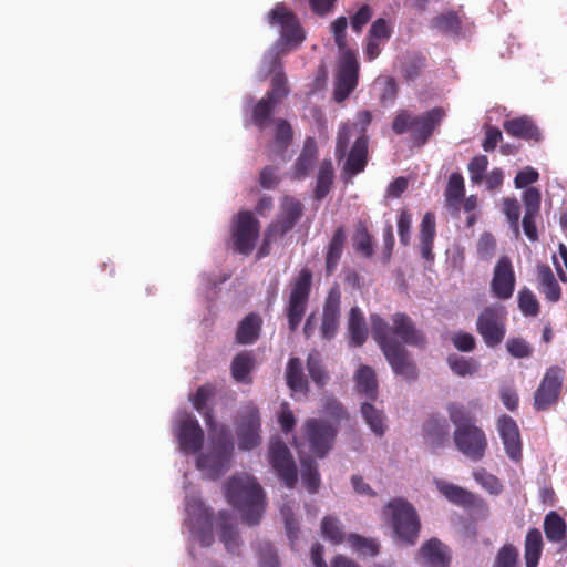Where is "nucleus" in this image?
Returning a JSON list of instances; mask_svg holds the SVG:
<instances>
[{"instance_id":"obj_16","label":"nucleus","mask_w":567,"mask_h":567,"mask_svg":"<svg viewBox=\"0 0 567 567\" xmlns=\"http://www.w3.org/2000/svg\"><path fill=\"white\" fill-rule=\"evenodd\" d=\"M192 529L202 546L209 547L214 543L213 511L200 499L193 498L186 505Z\"/></svg>"},{"instance_id":"obj_54","label":"nucleus","mask_w":567,"mask_h":567,"mask_svg":"<svg viewBox=\"0 0 567 567\" xmlns=\"http://www.w3.org/2000/svg\"><path fill=\"white\" fill-rule=\"evenodd\" d=\"M321 532L326 539L332 544H340L344 540V532L340 520L334 516H324L321 522Z\"/></svg>"},{"instance_id":"obj_31","label":"nucleus","mask_w":567,"mask_h":567,"mask_svg":"<svg viewBox=\"0 0 567 567\" xmlns=\"http://www.w3.org/2000/svg\"><path fill=\"white\" fill-rule=\"evenodd\" d=\"M436 234L435 215L432 212L424 214L420 225V250L426 261L434 260L433 244Z\"/></svg>"},{"instance_id":"obj_22","label":"nucleus","mask_w":567,"mask_h":567,"mask_svg":"<svg viewBox=\"0 0 567 567\" xmlns=\"http://www.w3.org/2000/svg\"><path fill=\"white\" fill-rule=\"evenodd\" d=\"M392 327L389 326L390 337L396 336L404 344L425 348L426 338L424 333L419 330L413 320L405 313L396 312L392 316Z\"/></svg>"},{"instance_id":"obj_11","label":"nucleus","mask_w":567,"mask_h":567,"mask_svg":"<svg viewBox=\"0 0 567 567\" xmlns=\"http://www.w3.org/2000/svg\"><path fill=\"white\" fill-rule=\"evenodd\" d=\"M359 80V62L354 51L340 52L337 63L333 97L337 102L344 101L357 87Z\"/></svg>"},{"instance_id":"obj_21","label":"nucleus","mask_w":567,"mask_h":567,"mask_svg":"<svg viewBox=\"0 0 567 567\" xmlns=\"http://www.w3.org/2000/svg\"><path fill=\"white\" fill-rule=\"evenodd\" d=\"M340 306L341 292L337 287L331 288L323 303L320 326L321 338L324 340H331L337 334L340 323Z\"/></svg>"},{"instance_id":"obj_49","label":"nucleus","mask_w":567,"mask_h":567,"mask_svg":"<svg viewBox=\"0 0 567 567\" xmlns=\"http://www.w3.org/2000/svg\"><path fill=\"white\" fill-rule=\"evenodd\" d=\"M307 370L311 380L319 386L322 388L328 381V373L322 364L321 355L318 351H312L307 358Z\"/></svg>"},{"instance_id":"obj_44","label":"nucleus","mask_w":567,"mask_h":567,"mask_svg":"<svg viewBox=\"0 0 567 567\" xmlns=\"http://www.w3.org/2000/svg\"><path fill=\"white\" fill-rule=\"evenodd\" d=\"M352 241L357 254L367 259L372 258L374 255V243L365 223H357Z\"/></svg>"},{"instance_id":"obj_53","label":"nucleus","mask_w":567,"mask_h":567,"mask_svg":"<svg viewBox=\"0 0 567 567\" xmlns=\"http://www.w3.org/2000/svg\"><path fill=\"white\" fill-rule=\"evenodd\" d=\"M493 567H519V551L513 544L503 545L496 553Z\"/></svg>"},{"instance_id":"obj_43","label":"nucleus","mask_w":567,"mask_h":567,"mask_svg":"<svg viewBox=\"0 0 567 567\" xmlns=\"http://www.w3.org/2000/svg\"><path fill=\"white\" fill-rule=\"evenodd\" d=\"M287 385L295 392L307 393L308 381L303 374L302 362L299 358H290L286 368Z\"/></svg>"},{"instance_id":"obj_13","label":"nucleus","mask_w":567,"mask_h":567,"mask_svg":"<svg viewBox=\"0 0 567 567\" xmlns=\"http://www.w3.org/2000/svg\"><path fill=\"white\" fill-rule=\"evenodd\" d=\"M303 431L311 452L324 457L333 446L338 427L322 419H308Z\"/></svg>"},{"instance_id":"obj_20","label":"nucleus","mask_w":567,"mask_h":567,"mask_svg":"<svg viewBox=\"0 0 567 567\" xmlns=\"http://www.w3.org/2000/svg\"><path fill=\"white\" fill-rule=\"evenodd\" d=\"M496 425L506 455L515 462L520 461L523 444L516 421L507 414H502L498 416Z\"/></svg>"},{"instance_id":"obj_57","label":"nucleus","mask_w":567,"mask_h":567,"mask_svg":"<svg viewBox=\"0 0 567 567\" xmlns=\"http://www.w3.org/2000/svg\"><path fill=\"white\" fill-rule=\"evenodd\" d=\"M288 93L287 79L282 72H278L272 76L271 89L266 93L265 97L279 104Z\"/></svg>"},{"instance_id":"obj_56","label":"nucleus","mask_w":567,"mask_h":567,"mask_svg":"<svg viewBox=\"0 0 567 567\" xmlns=\"http://www.w3.org/2000/svg\"><path fill=\"white\" fill-rule=\"evenodd\" d=\"M518 307L523 315L527 317H536L540 310L536 296L528 288L518 291Z\"/></svg>"},{"instance_id":"obj_25","label":"nucleus","mask_w":567,"mask_h":567,"mask_svg":"<svg viewBox=\"0 0 567 567\" xmlns=\"http://www.w3.org/2000/svg\"><path fill=\"white\" fill-rule=\"evenodd\" d=\"M503 128L509 136L524 140L529 143H539L543 140L540 128L528 115H522L504 121Z\"/></svg>"},{"instance_id":"obj_4","label":"nucleus","mask_w":567,"mask_h":567,"mask_svg":"<svg viewBox=\"0 0 567 567\" xmlns=\"http://www.w3.org/2000/svg\"><path fill=\"white\" fill-rule=\"evenodd\" d=\"M382 515L391 526L398 543L406 546L416 544L421 530V520L411 503L401 497L393 498L383 507Z\"/></svg>"},{"instance_id":"obj_3","label":"nucleus","mask_w":567,"mask_h":567,"mask_svg":"<svg viewBox=\"0 0 567 567\" xmlns=\"http://www.w3.org/2000/svg\"><path fill=\"white\" fill-rule=\"evenodd\" d=\"M370 321L372 336L382 349L394 373L406 381H414L417 378L416 365L406 349L390 337L388 322L378 315H371Z\"/></svg>"},{"instance_id":"obj_38","label":"nucleus","mask_w":567,"mask_h":567,"mask_svg":"<svg viewBox=\"0 0 567 567\" xmlns=\"http://www.w3.org/2000/svg\"><path fill=\"white\" fill-rule=\"evenodd\" d=\"M437 489L451 503L460 506L471 507L476 505L478 501L475 494L452 483L441 482L437 484Z\"/></svg>"},{"instance_id":"obj_46","label":"nucleus","mask_w":567,"mask_h":567,"mask_svg":"<svg viewBox=\"0 0 567 567\" xmlns=\"http://www.w3.org/2000/svg\"><path fill=\"white\" fill-rule=\"evenodd\" d=\"M334 171L330 159H324L320 164L317 175L315 198L318 200L323 199L330 192L333 184Z\"/></svg>"},{"instance_id":"obj_30","label":"nucleus","mask_w":567,"mask_h":567,"mask_svg":"<svg viewBox=\"0 0 567 567\" xmlns=\"http://www.w3.org/2000/svg\"><path fill=\"white\" fill-rule=\"evenodd\" d=\"M262 319L256 312H250L244 317L236 329L235 340L238 344H254L260 337Z\"/></svg>"},{"instance_id":"obj_55","label":"nucleus","mask_w":567,"mask_h":567,"mask_svg":"<svg viewBox=\"0 0 567 567\" xmlns=\"http://www.w3.org/2000/svg\"><path fill=\"white\" fill-rule=\"evenodd\" d=\"M277 105L278 104L274 103L265 96L259 100L252 109L251 116L254 124L260 130L265 128Z\"/></svg>"},{"instance_id":"obj_26","label":"nucleus","mask_w":567,"mask_h":567,"mask_svg":"<svg viewBox=\"0 0 567 567\" xmlns=\"http://www.w3.org/2000/svg\"><path fill=\"white\" fill-rule=\"evenodd\" d=\"M417 556L423 567H449L451 560L447 546L437 538L425 542Z\"/></svg>"},{"instance_id":"obj_62","label":"nucleus","mask_w":567,"mask_h":567,"mask_svg":"<svg viewBox=\"0 0 567 567\" xmlns=\"http://www.w3.org/2000/svg\"><path fill=\"white\" fill-rule=\"evenodd\" d=\"M348 540L355 550L364 555L377 556L379 553V544L374 539L351 534L349 535Z\"/></svg>"},{"instance_id":"obj_19","label":"nucleus","mask_w":567,"mask_h":567,"mask_svg":"<svg viewBox=\"0 0 567 567\" xmlns=\"http://www.w3.org/2000/svg\"><path fill=\"white\" fill-rule=\"evenodd\" d=\"M516 285V276L512 260L508 256H502L495 264L491 280V291L499 300L512 298Z\"/></svg>"},{"instance_id":"obj_45","label":"nucleus","mask_w":567,"mask_h":567,"mask_svg":"<svg viewBox=\"0 0 567 567\" xmlns=\"http://www.w3.org/2000/svg\"><path fill=\"white\" fill-rule=\"evenodd\" d=\"M361 414L375 435L382 436L385 433L386 424L382 410L378 409L371 402H363L361 404Z\"/></svg>"},{"instance_id":"obj_35","label":"nucleus","mask_w":567,"mask_h":567,"mask_svg":"<svg viewBox=\"0 0 567 567\" xmlns=\"http://www.w3.org/2000/svg\"><path fill=\"white\" fill-rule=\"evenodd\" d=\"M290 230H292V228L278 218L270 223L264 233L262 243L257 251L256 258L259 260L269 256L271 252V245L281 239Z\"/></svg>"},{"instance_id":"obj_12","label":"nucleus","mask_w":567,"mask_h":567,"mask_svg":"<svg viewBox=\"0 0 567 567\" xmlns=\"http://www.w3.org/2000/svg\"><path fill=\"white\" fill-rule=\"evenodd\" d=\"M565 369L559 365L549 367L534 393V408L545 411L556 404L563 389Z\"/></svg>"},{"instance_id":"obj_15","label":"nucleus","mask_w":567,"mask_h":567,"mask_svg":"<svg viewBox=\"0 0 567 567\" xmlns=\"http://www.w3.org/2000/svg\"><path fill=\"white\" fill-rule=\"evenodd\" d=\"M268 458L271 467L288 488H293L297 481V466L288 446L281 440L269 444Z\"/></svg>"},{"instance_id":"obj_6","label":"nucleus","mask_w":567,"mask_h":567,"mask_svg":"<svg viewBox=\"0 0 567 567\" xmlns=\"http://www.w3.org/2000/svg\"><path fill=\"white\" fill-rule=\"evenodd\" d=\"M209 434L212 447L207 453L197 456L196 465L199 470L205 471L209 478L216 480L230 466L234 443L230 431L225 425Z\"/></svg>"},{"instance_id":"obj_64","label":"nucleus","mask_w":567,"mask_h":567,"mask_svg":"<svg viewBox=\"0 0 567 567\" xmlns=\"http://www.w3.org/2000/svg\"><path fill=\"white\" fill-rule=\"evenodd\" d=\"M323 413L332 419V424L337 427L342 420H347L349 417V414L342 404L334 398H328L324 401Z\"/></svg>"},{"instance_id":"obj_39","label":"nucleus","mask_w":567,"mask_h":567,"mask_svg":"<svg viewBox=\"0 0 567 567\" xmlns=\"http://www.w3.org/2000/svg\"><path fill=\"white\" fill-rule=\"evenodd\" d=\"M220 527V540L224 543L226 549L230 553H236L239 548V535L233 522V517L226 511L218 514Z\"/></svg>"},{"instance_id":"obj_63","label":"nucleus","mask_w":567,"mask_h":567,"mask_svg":"<svg viewBox=\"0 0 567 567\" xmlns=\"http://www.w3.org/2000/svg\"><path fill=\"white\" fill-rule=\"evenodd\" d=\"M473 475L475 481L491 494L497 495L502 492L503 485L495 475L486 472L484 468L475 471Z\"/></svg>"},{"instance_id":"obj_24","label":"nucleus","mask_w":567,"mask_h":567,"mask_svg":"<svg viewBox=\"0 0 567 567\" xmlns=\"http://www.w3.org/2000/svg\"><path fill=\"white\" fill-rule=\"evenodd\" d=\"M424 443L433 451L445 446L450 441V424L444 416L430 415L423 424Z\"/></svg>"},{"instance_id":"obj_5","label":"nucleus","mask_w":567,"mask_h":567,"mask_svg":"<svg viewBox=\"0 0 567 567\" xmlns=\"http://www.w3.org/2000/svg\"><path fill=\"white\" fill-rule=\"evenodd\" d=\"M445 117V111L435 106L420 115H414L408 110H400L392 121V130L402 135L411 132V138L416 146H423L440 126Z\"/></svg>"},{"instance_id":"obj_10","label":"nucleus","mask_w":567,"mask_h":567,"mask_svg":"<svg viewBox=\"0 0 567 567\" xmlns=\"http://www.w3.org/2000/svg\"><path fill=\"white\" fill-rule=\"evenodd\" d=\"M261 420L258 408L247 402L238 411L236 434L238 446L243 451H250L260 444Z\"/></svg>"},{"instance_id":"obj_50","label":"nucleus","mask_w":567,"mask_h":567,"mask_svg":"<svg viewBox=\"0 0 567 567\" xmlns=\"http://www.w3.org/2000/svg\"><path fill=\"white\" fill-rule=\"evenodd\" d=\"M301 478L309 493L315 494L320 486V475L317 463L312 458L301 461Z\"/></svg>"},{"instance_id":"obj_34","label":"nucleus","mask_w":567,"mask_h":567,"mask_svg":"<svg viewBox=\"0 0 567 567\" xmlns=\"http://www.w3.org/2000/svg\"><path fill=\"white\" fill-rule=\"evenodd\" d=\"M349 343L351 347H362L368 338L365 318L359 307H352L348 318Z\"/></svg>"},{"instance_id":"obj_8","label":"nucleus","mask_w":567,"mask_h":567,"mask_svg":"<svg viewBox=\"0 0 567 567\" xmlns=\"http://www.w3.org/2000/svg\"><path fill=\"white\" fill-rule=\"evenodd\" d=\"M507 312L501 305L485 307L477 316L476 331L488 348L499 346L506 334Z\"/></svg>"},{"instance_id":"obj_40","label":"nucleus","mask_w":567,"mask_h":567,"mask_svg":"<svg viewBox=\"0 0 567 567\" xmlns=\"http://www.w3.org/2000/svg\"><path fill=\"white\" fill-rule=\"evenodd\" d=\"M538 280L539 290L545 298L550 302H558L561 297V289L549 266L542 265L538 267Z\"/></svg>"},{"instance_id":"obj_1","label":"nucleus","mask_w":567,"mask_h":567,"mask_svg":"<svg viewBox=\"0 0 567 567\" xmlns=\"http://www.w3.org/2000/svg\"><path fill=\"white\" fill-rule=\"evenodd\" d=\"M227 502L238 509L241 519L249 526L259 524L265 512V494L255 477L248 474H236L225 484Z\"/></svg>"},{"instance_id":"obj_58","label":"nucleus","mask_w":567,"mask_h":567,"mask_svg":"<svg viewBox=\"0 0 567 567\" xmlns=\"http://www.w3.org/2000/svg\"><path fill=\"white\" fill-rule=\"evenodd\" d=\"M425 66V58L421 54H413L403 62L401 69L403 76L409 81H413L421 75Z\"/></svg>"},{"instance_id":"obj_52","label":"nucleus","mask_w":567,"mask_h":567,"mask_svg":"<svg viewBox=\"0 0 567 567\" xmlns=\"http://www.w3.org/2000/svg\"><path fill=\"white\" fill-rule=\"evenodd\" d=\"M302 210L303 207L299 200L286 197L281 205V214L278 219L293 228L301 218Z\"/></svg>"},{"instance_id":"obj_33","label":"nucleus","mask_w":567,"mask_h":567,"mask_svg":"<svg viewBox=\"0 0 567 567\" xmlns=\"http://www.w3.org/2000/svg\"><path fill=\"white\" fill-rule=\"evenodd\" d=\"M318 156V146L313 137H307L302 151L298 156L295 166L293 174L296 178H305L312 171L313 165Z\"/></svg>"},{"instance_id":"obj_41","label":"nucleus","mask_w":567,"mask_h":567,"mask_svg":"<svg viewBox=\"0 0 567 567\" xmlns=\"http://www.w3.org/2000/svg\"><path fill=\"white\" fill-rule=\"evenodd\" d=\"M544 533L548 542L561 543L567 537L565 519L555 511L549 512L544 518Z\"/></svg>"},{"instance_id":"obj_59","label":"nucleus","mask_w":567,"mask_h":567,"mask_svg":"<svg viewBox=\"0 0 567 567\" xmlns=\"http://www.w3.org/2000/svg\"><path fill=\"white\" fill-rule=\"evenodd\" d=\"M506 350L515 359L529 358L534 352L529 342L520 337L508 338L506 341Z\"/></svg>"},{"instance_id":"obj_18","label":"nucleus","mask_w":567,"mask_h":567,"mask_svg":"<svg viewBox=\"0 0 567 567\" xmlns=\"http://www.w3.org/2000/svg\"><path fill=\"white\" fill-rule=\"evenodd\" d=\"M176 437L184 453H197L204 444V431L197 419L185 412L177 421Z\"/></svg>"},{"instance_id":"obj_9","label":"nucleus","mask_w":567,"mask_h":567,"mask_svg":"<svg viewBox=\"0 0 567 567\" xmlns=\"http://www.w3.org/2000/svg\"><path fill=\"white\" fill-rule=\"evenodd\" d=\"M230 234L234 250L240 255L249 256L259 238L260 221L251 212L241 210L233 219Z\"/></svg>"},{"instance_id":"obj_48","label":"nucleus","mask_w":567,"mask_h":567,"mask_svg":"<svg viewBox=\"0 0 567 567\" xmlns=\"http://www.w3.org/2000/svg\"><path fill=\"white\" fill-rule=\"evenodd\" d=\"M447 364L454 374L458 377L473 375L478 370V362L473 358H464L457 354L447 357Z\"/></svg>"},{"instance_id":"obj_36","label":"nucleus","mask_w":567,"mask_h":567,"mask_svg":"<svg viewBox=\"0 0 567 567\" xmlns=\"http://www.w3.org/2000/svg\"><path fill=\"white\" fill-rule=\"evenodd\" d=\"M357 391L364 395L369 401H375L378 398V381L375 372L368 365L359 368L354 375Z\"/></svg>"},{"instance_id":"obj_51","label":"nucleus","mask_w":567,"mask_h":567,"mask_svg":"<svg viewBox=\"0 0 567 567\" xmlns=\"http://www.w3.org/2000/svg\"><path fill=\"white\" fill-rule=\"evenodd\" d=\"M432 27L443 33L458 34L462 29L461 18L454 11H449L435 17Z\"/></svg>"},{"instance_id":"obj_29","label":"nucleus","mask_w":567,"mask_h":567,"mask_svg":"<svg viewBox=\"0 0 567 567\" xmlns=\"http://www.w3.org/2000/svg\"><path fill=\"white\" fill-rule=\"evenodd\" d=\"M256 357L252 351H240L237 353L230 363L231 378L241 384H251V373L256 368Z\"/></svg>"},{"instance_id":"obj_32","label":"nucleus","mask_w":567,"mask_h":567,"mask_svg":"<svg viewBox=\"0 0 567 567\" xmlns=\"http://www.w3.org/2000/svg\"><path fill=\"white\" fill-rule=\"evenodd\" d=\"M346 240L347 235L344 227L339 226L334 230L326 249V274L328 276L332 275L336 271L343 252Z\"/></svg>"},{"instance_id":"obj_23","label":"nucleus","mask_w":567,"mask_h":567,"mask_svg":"<svg viewBox=\"0 0 567 567\" xmlns=\"http://www.w3.org/2000/svg\"><path fill=\"white\" fill-rule=\"evenodd\" d=\"M525 214L522 220L523 229L530 241L538 240L536 218L539 216L542 194L536 187H529L523 193Z\"/></svg>"},{"instance_id":"obj_61","label":"nucleus","mask_w":567,"mask_h":567,"mask_svg":"<svg viewBox=\"0 0 567 567\" xmlns=\"http://www.w3.org/2000/svg\"><path fill=\"white\" fill-rule=\"evenodd\" d=\"M488 166V158L486 155H476L474 156L468 165L467 169L470 173V178L473 184H481L484 179V174Z\"/></svg>"},{"instance_id":"obj_37","label":"nucleus","mask_w":567,"mask_h":567,"mask_svg":"<svg viewBox=\"0 0 567 567\" xmlns=\"http://www.w3.org/2000/svg\"><path fill=\"white\" fill-rule=\"evenodd\" d=\"M543 536L538 528H530L524 542V558L526 567H537L543 553Z\"/></svg>"},{"instance_id":"obj_28","label":"nucleus","mask_w":567,"mask_h":567,"mask_svg":"<svg viewBox=\"0 0 567 567\" xmlns=\"http://www.w3.org/2000/svg\"><path fill=\"white\" fill-rule=\"evenodd\" d=\"M215 386L210 383L200 385L192 398L195 410L202 414L209 432H215L221 425H218L214 419L213 409L207 406V402L214 396Z\"/></svg>"},{"instance_id":"obj_60","label":"nucleus","mask_w":567,"mask_h":567,"mask_svg":"<svg viewBox=\"0 0 567 567\" xmlns=\"http://www.w3.org/2000/svg\"><path fill=\"white\" fill-rule=\"evenodd\" d=\"M259 567H279L280 563L274 546L269 542H259L257 545Z\"/></svg>"},{"instance_id":"obj_2","label":"nucleus","mask_w":567,"mask_h":567,"mask_svg":"<svg viewBox=\"0 0 567 567\" xmlns=\"http://www.w3.org/2000/svg\"><path fill=\"white\" fill-rule=\"evenodd\" d=\"M227 502L238 509L241 519L249 526L259 524L265 512V494L255 477L248 474H236L225 484Z\"/></svg>"},{"instance_id":"obj_42","label":"nucleus","mask_w":567,"mask_h":567,"mask_svg":"<svg viewBox=\"0 0 567 567\" xmlns=\"http://www.w3.org/2000/svg\"><path fill=\"white\" fill-rule=\"evenodd\" d=\"M465 195L464 178L460 173H452L445 189V202L449 209L460 210Z\"/></svg>"},{"instance_id":"obj_27","label":"nucleus","mask_w":567,"mask_h":567,"mask_svg":"<svg viewBox=\"0 0 567 567\" xmlns=\"http://www.w3.org/2000/svg\"><path fill=\"white\" fill-rule=\"evenodd\" d=\"M369 137L367 134L359 135L344 164V172L349 175H358L364 171L368 163Z\"/></svg>"},{"instance_id":"obj_17","label":"nucleus","mask_w":567,"mask_h":567,"mask_svg":"<svg viewBox=\"0 0 567 567\" xmlns=\"http://www.w3.org/2000/svg\"><path fill=\"white\" fill-rule=\"evenodd\" d=\"M268 21L271 25L280 27L281 39L287 44H299L303 41L305 33L297 16L284 3H278L268 13Z\"/></svg>"},{"instance_id":"obj_14","label":"nucleus","mask_w":567,"mask_h":567,"mask_svg":"<svg viewBox=\"0 0 567 567\" xmlns=\"http://www.w3.org/2000/svg\"><path fill=\"white\" fill-rule=\"evenodd\" d=\"M453 441L458 452L475 462L485 456L488 446L485 432L475 424L455 429Z\"/></svg>"},{"instance_id":"obj_47","label":"nucleus","mask_w":567,"mask_h":567,"mask_svg":"<svg viewBox=\"0 0 567 567\" xmlns=\"http://www.w3.org/2000/svg\"><path fill=\"white\" fill-rule=\"evenodd\" d=\"M449 417L455 429L474 425L476 417L468 406L457 402H451L446 406Z\"/></svg>"},{"instance_id":"obj_7","label":"nucleus","mask_w":567,"mask_h":567,"mask_svg":"<svg viewBox=\"0 0 567 567\" xmlns=\"http://www.w3.org/2000/svg\"><path fill=\"white\" fill-rule=\"evenodd\" d=\"M312 285V272L308 268L299 271L291 284V289L285 312L288 320V328L295 332L305 317Z\"/></svg>"}]
</instances>
